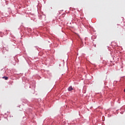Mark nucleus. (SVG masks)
Listing matches in <instances>:
<instances>
[{
	"label": "nucleus",
	"mask_w": 125,
	"mask_h": 125,
	"mask_svg": "<svg viewBox=\"0 0 125 125\" xmlns=\"http://www.w3.org/2000/svg\"><path fill=\"white\" fill-rule=\"evenodd\" d=\"M2 79H4V80L7 81V80H8V77H6V76H4V77H2Z\"/></svg>",
	"instance_id": "nucleus-2"
},
{
	"label": "nucleus",
	"mask_w": 125,
	"mask_h": 125,
	"mask_svg": "<svg viewBox=\"0 0 125 125\" xmlns=\"http://www.w3.org/2000/svg\"><path fill=\"white\" fill-rule=\"evenodd\" d=\"M119 26H120V25H119L118 24H116V25H115V28H119Z\"/></svg>",
	"instance_id": "nucleus-3"
},
{
	"label": "nucleus",
	"mask_w": 125,
	"mask_h": 125,
	"mask_svg": "<svg viewBox=\"0 0 125 125\" xmlns=\"http://www.w3.org/2000/svg\"><path fill=\"white\" fill-rule=\"evenodd\" d=\"M68 90L69 91H71V90H73V88H72V86L69 87V88H68Z\"/></svg>",
	"instance_id": "nucleus-1"
}]
</instances>
